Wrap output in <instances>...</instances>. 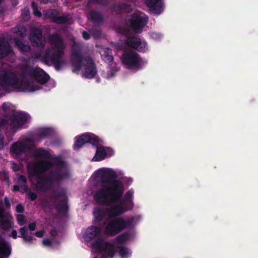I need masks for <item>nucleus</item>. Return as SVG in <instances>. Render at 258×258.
I'll use <instances>...</instances> for the list:
<instances>
[{
  "label": "nucleus",
  "mask_w": 258,
  "mask_h": 258,
  "mask_svg": "<svg viewBox=\"0 0 258 258\" xmlns=\"http://www.w3.org/2000/svg\"><path fill=\"white\" fill-rule=\"evenodd\" d=\"M100 176L101 188L95 194L94 199L100 205H108L121 198L124 190L122 181L117 179V175L111 169H101L97 171Z\"/></svg>",
  "instance_id": "obj_1"
},
{
  "label": "nucleus",
  "mask_w": 258,
  "mask_h": 258,
  "mask_svg": "<svg viewBox=\"0 0 258 258\" xmlns=\"http://www.w3.org/2000/svg\"><path fill=\"white\" fill-rule=\"evenodd\" d=\"M90 143L96 147L95 155L93 158L94 161H100L105 159L106 157H111L113 154V151L110 148L102 146L103 142L97 136L92 133H85L76 137V142L74 145L75 150H79L86 143Z\"/></svg>",
  "instance_id": "obj_2"
},
{
  "label": "nucleus",
  "mask_w": 258,
  "mask_h": 258,
  "mask_svg": "<svg viewBox=\"0 0 258 258\" xmlns=\"http://www.w3.org/2000/svg\"><path fill=\"white\" fill-rule=\"evenodd\" d=\"M49 40L54 47L46 49L43 57L44 61L47 65H53L56 71H60L62 65L65 63L63 58L64 49L63 40L55 33L49 36Z\"/></svg>",
  "instance_id": "obj_3"
},
{
  "label": "nucleus",
  "mask_w": 258,
  "mask_h": 258,
  "mask_svg": "<svg viewBox=\"0 0 258 258\" xmlns=\"http://www.w3.org/2000/svg\"><path fill=\"white\" fill-rule=\"evenodd\" d=\"M36 177L35 187L41 192L50 190L55 184H59L71 177V173L64 169H51L47 175H35Z\"/></svg>",
  "instance_id": "obj_4"
},
{
  "label": "nucleus",
  "mask_w": 258,
  "mask_h": 258,
  "mask_svg": "<svg viewBox=\"0 0 258 258\" xmlns=\"http://www.w3.org/2000/svg\"><path fill=\"white\" fill-rule=\"evenodd\" d=\"M0 86L5 90L8 87H12L23 92H33L40 89L38 85L28 80L19 79L14 72L9 71H5L0 74Z\"/></svg>",
  "instance_id": "obj_5"
},
{
  "label": "nucleus",
  "mask_w": 258,
  "mask_h": 258,
  "mask_svg": "<svg viewBox=\"0 0 258 258\" xmlns=\"http://www.w3.org/2000/svg\"><path fill=\"white\" fill-rule=\"evenodd\" d=\"M85 61L83 76L87 79L94 78L97 73L96 64L93 59L90 57L84 58L81 53L80 50L77 48L76 43L73 46L71 56V62L73 72H79L83 66V62Z\"/></svg>",
  "instance_id": "obj_6"
},
{
  "label": "nucleus",
  "mask_w": 258,
  "mask_h": 258,
  "mask_svg": "<svg viewBox=\"0 0 258 258\" xmlns=\"http://www.w3.org/2000/svg\"><path fill=\"white\" fill-rule=\"evenodd\" d=\"M29 118L28 114L24 112L13 113L10 116L9 119L0 120V149L4 147V136L2 131L7 135L11 132L15 133L18 128L25 124Z\"/></svg>",
  "instance_id": "obj_7"
},
{
  "label": "nucleus",
  "mask_w": 258,
  "mask_h": 258,
  "mask_svg": "<svg viewBox=\"0 0 258 258\" xmlns=\"http://www.w3.org/2000/svg\"><path fill=\"white\" fill-rule=\"evenodd\" d=\"M52 167H54L53 169H64L70 172L62 158L60 156H56L52 158L50 161H41L36 163L34 166V172L35 175H40L41 173L49 171Z\"/></svg>",
  "instance_id": "obj_8"
},
{
  "label": "nucleus",
  "mask_w": 258,
  "mask_h": 258,
  "mask_svg": "<svg viewBox=\"0 0 258 258\" xmlns=\"http://www.w3.org/2000/svg\"><path fill=\"white\" fill-rule=\"evenodd\" d=\"M122 62L127 68L138 71L142 69L146 63L137 52L130 50L122 55Z\"/></svg>",
  "instance_id": "obj_9"
},
{
  "label": "nucleus",
  "mask_w": 258,
  "mask_h": 258,
  "mask_svg": "<svg viewBox=\"0 0 258 258\" xmlns=\"http://www.w3.org/2000/svg\"><path fill=\"white\" fill-rule=\"evenodd\" d=\"M103 238L101 236L97 238L91 244L93 248L96 249L100 253L104 251L101 258L112 257L115 254V249L113 244L108 241L103 244Z\"/></svg>",
  "instance_id": "obj_10"
},
{
  "label": "nucleus",
  "mask_w": 258,
  "mask_h": 258,
  "mask_svg": "<svg viewBox=\"0 0 258 258\" xmlns=\"http://www.w3.org/2000/svg\"><path fill=\"white\" fill-rule=\"evenodd\" d=\"M105 224L104 233L109 236H115L125 229V223L123 218L111 219Z\"/></svg>",
  "instance_id": "obj_11"
},
{
  "label": "nucleus",
  "mask_w": 258,
  "mask_h": 258,
  "mask_svg": "<svg viewBox=\"0 0 258 258\" xmlns=\"http://www.w3.org/2000/svg\"><path fill=\"white\" fill-rule=\"evenodd\" d=\"M22 73L33 77L38 83L42 85L46 84L50 79L49 76L39 67L34 69L26 66L23 68Z\"/></svg>",
  "instance_id": "obj_12"
},
{
  "label": "nucleus",
  "mask_w": 258,
  "mask_h": 258,
  "mask_svg": "<svg viewBox=\"0 0 258 258\" xmlns=\"http://www.w3.org/2000/svg\"><path fill=\"white\" fill-rule=\"evenodd\" d=\"M148 21V17L144 13L135 12L132 14L129 22L132 29L135 32L143 29Z\"/></svg>",
  "instance_id": "obj_13"
},
{
  "label": "nucleus",
  "mask_w": 258,
  "mask_h": 258,
  "mask_svg": "<svg viewBox=\"0 0 258 258\" xmlns=\"http://www.w3.org/2000/svg\"><path fill=\"white\" fill-rule=\"evenodd\" d=\"M125 44L130 48L140 52H145L148 50L147 42L136 36H128Z\"/></svg>",
  "instance_id": "obj_14"
},
{
  "label": "nucleus",
  "mask_w": 258,
  "mask_h": 258,
  "mask_svg": "<svg viewBox=\"0 0 258 258\" xmlns=\"http://www.w3.org/2000/svg\"><path fill=\"white\" fill-rule=\"evenodd\" d=\"M30 40L34 47L43 48L45 45V40L43 38L41 29L34 28L31 30Z\"/></svg>",
  "instance_id": "obj_15"
},
{
  "label": "nucleus",
  "mask_w": 258,
  "mask_h": 258,
  "mask_svg": "<svg viewBox=\"0 0 258 258\" xmlns=\"http://www.w3.org/2000/svg\"><path fill=\"white\" fill-rule=\"evenodd\" d=\"M31 150L30 145L23 142L18 141L14 143L11 147V154L16 156L21 155L23 153L28 152Z\"/></svg>",
  "instance_id": "obj_16"
},
{
  "label": "nucleus",
  "mask_w": 258,
  "mask_h": 258,
  "mask_svg": "<svg viewBox=\"0 0 258 258\" xmlns=\"http://www.w3.org/2000/svg\"><path fill=\"white\" fill-rule=\"evenodd\" d=\"M108 212V217L109 218H118V216L123 214L127 210H128L121 203L118 204H114L110 207L106 208Z\"/></svg>",
  "instance_id": "obj_17"
},
{
  "label": "nucleus",
  "mask_w": 258,
  "mask_h": 258,
  "mask_svg": "<svg viewBox=\"0 0 258 258\" xmlns=\"http://www.w3.org/2000/svg\"><path fill=\"white\" fill-rule=\"evenodd\" d=\"M13 53L14 50L10 44L4 39H0V59Z\"/></svg>",
  "instance_id": "obj_18"
},
{
  "label": "nucleus",
  "mask_w": 258,
  "mask_h": 258,
  "mask_svg": "<svg viewBox=\"0 0 258 258\" xmlns=\"http://www.w3.org/2000/svg\"><path fill=\"white\" fill-rule=\"evenodd\" d=\"M145 3L155 14H160L163 11V4L162 0H145Z\"/></svg>",
  "instance_id": "obj_19"
},
{
  "label": "nucleus",
  "mask_w": 258,
  "mask_h": 258,
  "mask_svg": "<svg viewBox=\"0 0 258 258\" xmlns=\"http://www.w3.org/2000/svg\"><path fill=\"white\" fill-rule=\"evenodd\" d=\"M102 229L100 227L91 226L87 229L84 235V238L86 241H89L100 235Z\"/></svg>",
  "instance_id": "obj_20"
},
{
  "label": "nucleus",
  "mask_w": 258,
  "mask_h": 258,
  "mask_svg": "<svg viewBox=\"0 0 258 258\" xmlns=\"http://www.w3.org/2000/svg\"><path fill=\"white\" fill-rule=\"evenodd\" d=\"M133 191L128 190L125 193L123 199H122V196L120 200L113 202V203L117 202L121 203V204L126 207L128 210H131L134 207V203L133 202Z\"/></svg>",
  "instance_id": "obj_21"
},
{
  "label": "nucleus",
  "mask_w": 258,
  "mask_h": 258,
  "mask_svg": "<svg viewBox=\"0 0 258 258\" xmlns=\"http://www.w3.org/2000/svg\"><path fill=\"white\" fill-rule=\"evenodd\" d=\"M93 215L96 222H101L108 216V212L106 208L97 207L93 211Z\"/></svg>",
  "instance_id": "obj_22"
},
{
  "label": "nucleus",
  "mask_w": 258,
  "mask_h": 258,
  "mask_svg": "<svg viewBox=\"0 0 258 258\" xmlns=\"http://www.w3.org/2000/svg\"><path fill=\"white\" fill-rule=\"evenodd\" d=\"M89 17L90 21L94 24H101L103 23L104 18L102 14L96 11H91L89 14Z\"/></svg>",
  "instance_id": "obj_23"
},
{
  "label": "nucleus",
  "mask_w": 258,
  "mask_h": 258,
  "mask_svg": "<svg viewBox=\"0 0 258 258\" xmlns=\"http://www.w3.org/2000/svg\"><path fill=\"white\" fill-rule=\"evenodd\" d=\"M4 208L0 205V228L3 230H8L11 227V223L9 221L4 220L5 218Z\"/></svg>",
  "instance_id": "obj_24"
},
{
  "label": "nucleus",
  "mask_w": 258,
  "mask_h": 258,
  "mask_svg": "<svg viewBox=\"0 0 258 258\" xmlns=\"http://www.w3.org/2000/svg\"><path fill=\"white\" fill-rule=\"evenodd\" d=\"M101 55L103 60L107 63H110L113 60L112 50L108 47L104 48L101 50Z\"/></svg>",
  "instance_id": "obj_25"
},
{
  "label": "nucleus",
  "mask_w": 258,
  "mask_h": 258,
  "mask_svg": "<svg viewBox=\"0 0 258 258\" xmlns=\"http://www.w3.org/2000/svg\"><path fill=\"white\" fill-rule=\"evenodd\" d=\"M129 5L126 3H114L111 7V11L117 14H120L128 9Z\"/></svg>",
  "instance_id": "obj_26"
},
{
  "label": "nucleus",
  "mask_w": 258,
  "mask_h": 258,
  "mask_svg": "<svg viewBox=\"0 0 258 258\" xmlns=\"http://www.w3.org/2000/svg\"><path fill=\"white\" fill-rule=\"evenodd\" d=\"M34 156L37 158L49 159L51 158V154L49 151L43 148H38L34 152Z\"/></svg>",
  "instance_id": "obj_27"
},
{
  "label": "nucleus",
  "mask_w": 258,
  "mask_h": 258,
  "mask_svg": "<svg viewBox=\"0 0 258 258\" xmlns=\"http://www.w3.org/2000/svg\"><path fill=\"white\" fill-rule=\"evenodd\" d=\"M52 134V131L50 128L43 127L37 130L36 135L41 139H45L49 137Z\"/></svg>",
  "instance_id": "obj_28"
},
{
  "label": "nucleus",
  "mask_w": 258,
  "mask_h": 258,
  "mask_svg": "<svg viewBox=\"0 0 258 258\" xmlns=\"http://www.w3.org/2000/svg\"><path fill=\"white\" fill-rule=\"evenodd\" d=\"M131 235L128 232H124L118 235L115 239V242L117 244H123L130 239Z\"/></svg>",
  "instance_id": "obj_29"
},
{
  "label": "nucleus",
  "mask_w": 258,
  "mask_h": 258,
  "mask_svg": "<svg viewBox=\"0 0 258 258\" xmlns=\"http://www.w3.org/2000/svg\"><path fill=\"white\" fill-rule=\"evenodd\" d=\"M15 42L18 47L23 52H28L31 50V47L28 44H25L20 39H15Z\"/></svg>",
  "instance_id": "obj_30"
},
{
  "label": "nucleus",
  "mask_w": 258,
  "mask_h": 258,
  "mask_svg": "<svg viewBox=\"0 0 258 258\" xmlns=\"http://www.w3.org/2000/svg\"><path fill=\"white\" fill-rule=\"evenodd\" d=\"M68 200H61L60 202L56 205V209L60 213H67L69 210V206L67 204Z\"/></svg>",
  "instance_id": "obj_31"
},
{
  "label": "nucleus",
  "mask_w": 258,
  "mask_h": 258,
  "mask_svg": "<svg viewBox=\"0 0 258 258\" xmlns=\"http://www.w3.org/2000/svg\"><path fill=\"white\" fill-rule=\"evenodd\" d=\"M117 248L119 250V253L121 258H128L131 254L130 250L126 247L118 246Z\"/></svg>",
  "instance_id": "obj_32"
},
{
  "label": "nucleus",
  "mask_w": 258,
  "mask_h": 258,
  "mask_svg": "<svg viewBox=\"0 0 258 258\" xmlns=\"http://www.w3.org/2000/svg\"><path fill=\"white\" fill-rule=\"evenodd\" d=\"M18 182L21 187L23 188L24 191H27L28 190V187L26 185L27 179L25 176L20 175L18 178Z\"/></svg>",
  "instance_id": "obj_33"
},
{
  "label": "nucleus",
  "mask_w": 258,
  "mask_h": 258,
  "mask_svg": "<svg viewBox=\"0 0 258 258\" xmlns=\"http://www.w3.org/2000/svg\"><path fill=\"white\" fill-rule=\"evenodd\" d=\"M54 19L53 23H55L58 24H66L68 22L69 20L68 17L66 15H62L58 17L56 15Z\"/></svg>",
  "instance_id": "obj_34"
},
{
  "label": "nucleus",
  "mask_w": 258,
  "mask_h": 258,
  "mask_svg": "<svg viewBox=\"0 0 258 258\" xmlns=\"http://www.w3.org/2000/svg\"><path fill=\"white\" fill-rule=\"evenodd\" d=\"M65 195V191L63 189H60L54 190L52 197L54 199L57 200L59 198L62 197Z\"/></svg>",
  "instance_id": "obj_35"
},
{
  "label": "nucleus",
  "mask_w": 258,
  "mask_h": 258,
  "mask_svg": "<svg viewBox=\"0 0 258 258\" xmlns=\"http://www.w3.org/2000/svg\"><path fill=\"white\" fill-rule=\"evenodd\" d=\"M31 6L33 9V14L38 17H41L42 14L41 12L38 10L37 4L35 2H33L32 3Z\"/></svg>",
  "instance_id": "obj_36"
},
{
  "label": "nucleus",
  "mask_w": 258,
  "mask_h": 258,
  "mask_svg": "<svg viewBox=\"0 0 258 258\" xmlns=\"http://www.w3.org/2000/svg\"><path fill=\"white\" fill-rule=\"evenodd\" d=\"M135 219L133 217H131L126 219H124L125 223V229L130 228L133 226Z\"/></svg>",
  "instance_id": "obj_37"
},
{
  "label": "nucleus",
  "mask_w": 258,
  "mask_h": 258,
  "mask_svg": "<svg viewBox=\"0 0 258 258\" xmlns=\"http://www.w3.org/2000/svg\"><path fill=\"white\" fill-rule=\"evenodd\" d=\"M11 253V250H9L8 248L7 249H4V250H0V258H5L9 256Z\"/></svg>",
  "instance_id": "obj_38"
},
{
  "label": "nucleus",
  "mask_w": 258,
  "mask_h": 258,
  "mask_svg": "<svg viewBox=\"0 0 258 258\" xmlns=\"http://www.w3.org/2000/svg\"><path fill=\"white\" fill-rule=\"evenodd\" d=\"M56 15H57V14H55L52 10H51L50 11H48L46 13V16L51 19V21L53 22L54 18L56 17Z\"/></svg>",
  "instance_id": "obj_39"
},
{
  "label": "nucleus",
  "mask_w": 258,
  "mask_h": 258,
  "mask_svg": "<svg viewBox=\"0 0 258 258\" xmlns=\"http://www.w3.org/2000/svg\"><path fill=\"white\" fill-rule=\"evenodd\" d=\"M24 216L23 215H18L17 217V220L18 224L22 226L25 224Z\"/></svg>",
  "instance_id": "obj_40"
},
{
  "label": "nucleus",
  "mask_w": 258,
  "mask_h": 258,
  "mask_svg": "<svg viewBox=\"0 0 258 258\" xmlns=\"http://www.w3.org/2000/svg\"><path fill=\"white\" fill-rule=\"evenodd\" d=\"M28 196L29 198V199L31 201H34L35 200H36L37 198V195L34 192H32L31 191H29L28 194Z\"/></svg>",
  "instance_id": "obj_41"
},
{
  "label": "nucleus",
  "mask_w": 258,
  "mask_h": 258,
  "mask_svg": "<svg viewBox=\"0 0 258 258\" xmlns=\"http://www.w3.org/2000/svg\"><path fill=\"white\" fill-rule=\"evenodd\" d=\"M6 248L9 250H11L8 244L5 241H3L0 242V250L3 251L4 249H6Z\"/></svg>",
  "instance_id": "obj_42"
},
{
  "label": "nucleus",
  "mask_w": 258,
  "mask_h": 258,
  "mask_svg": "<svg viewBox=\"0 0 258 258\" xmlns=\"http://www.w3.org/2000/svg\"><path fill=\"white\" fill-rule=\"evenodd\" d=\"M91 34L95 38H99L101 35V32L99 29H95L92 31Z\"/></svg>",
  "instance_id": "obj_43"
},
{
  "label": "nucleus",
  "mask_w": 258,
  "mask_h": 258,
  "mask_svg": "<svg viewBox=\"0 0 258 258\" xmlns=\"http://www.w3.org/2000/svg\"><path fill=\"white\" fill-rule=\"evenodd\" d=\"M16 211L18 213H23L24 212V208L21 204H19L16 206Z\"/></svg>",
  "instance_id": "obj_44"
},
{
  "label": "nucleus",
  "mask_w": 258,
  "mask_h": 258,
  "mask_svg": "<svg viewBox=\"0 0 258 258\" xmlns=\"http://www.w3.org/2000/svg\"><path fill=\"white\" fill-rule=\"evenodd\" d=\"M97 4L101 5L103 6H107L109 4L108 0H94Z\"/></svg>",
  "instance_id": "obj_45"
},
{
  "label": "nucleus",
  "mask_w": 258,
  "mask_h": 258,
  "mask_svg": "<svg viewBox=\"0 0 258 258\" xmlns=\"http://www.w3.org/2000/svg\"><path fill=\"white\" fill-rule=\"evenodd\" d=\"M26 242L31 243L33 240V237L31 235H25L22 237Z\"/></svg>",
  "instance_id": "obj_46"
},
{
  "label": "nucleus",
  "mask_w": 258,
  "mask_h": 258,
  "mask_svg": "<svg viewBox=\"0 0 258 258\" xmlns=\"http://www.w3.org/2000/svg\"><path fill=\"white\" fill-rule=\"evenodd\" d=\"M27 228L26 227H21L20 229V232L21 233V236H19V237H23L24 236L26 235V233L27 232Z\"/></svg>",
  "instance_id": "obj_47"
},
{
  "label": "nucleus",
  "mask_w": 258,
  "mask_h": 258,
  "mask_svg": "<svg viewBox=\"0 0 258 258\" xmlns=\"http://www.w3.org/2000/svg\"><path fill=\"white\" fill-rule=\"evenodd\" d=\"M82 36L85 40H88L90 38V34L85 31L82 32Z\"/></svg>",
  "instance_id": "obj_48"
},
{
  "label": "nucleus",
  "mask_w": 258,
  "mask_h": 258,
  "mask_svg": "<svg viewBox=\"0 0 258 258\" xmlns=\"http://www.w3.org/2000/svg\"><path fill=\"white\" fill-rule=\"evenodd\" d=\"M44 233V231L43 230H39L38 231H37L35 233V235L38 237H42Z\"/></svg>",
  "instance_id": "obj_49"
},
{
  "label": "nucleus",
  "mask_w": 258,
  "mask_h": 258,
  "mask_svg": "<svg viewBox=\"0 0 258 258\" xmlns=\"http://www.w3.org/2000/svg\"><path fill=\"white\" fill-rule=\"evenodd\" d=\"M43 244L44 245L50 246L52 244V242L49 239H44L43 240Z\"/></svg>",
  "instance_id": "obj_50"
},
{
  "label": "nucleus",
  "mask_w": 258,
  "mask_h": 258,
  "mask_svg": "<svg viewBox=\"0 0 258 258\" xmlns=\"http://www.w3.org/2000/svg\"><path fill=\"white\" fill-rule=\"evenodd\" d=\"M36 226V223L32 222L29 225V229L30 231H33L35 229Z\"/></svg>",
  "instance_id": "obj_51"
},
{
  "label": "nucleus",
  "mask_w": 258,
  "mask_h": 258,
  "mask_svg": "<svg viewBox=\"0 0 258 258\" xmlns=\"http://www.w3.org/2000/svg\"><path fill=\"white\" fill-rule=\"evenodd\" d=\"M5 204L7 208H9L11 206V204L9 201V198L7 197H6L4 199Z\"/></svg>",
  "instance_id": "obj_52"
},
{
  "label": "nucleus",
  "mask_w": 258,
  "mask_h": 258,
  "mask_svg": "<svg viewBox=\"0 0 258 258\" xmlns=\"http://www.w3.org/2000/svg\"><path fill=\"white\" fill-rule=\"evenodd\" d=\"M9 107V104L8 103L4 102L3 104L2 108L4 110L6 111L8 109Z\"/></svg>",
  "instance_id": "obj_53"
},
{
  "label": "nucleus",
  "mask_w": 258,
  "mask_h": 258,
  "mask_svg": "<svg viewBox=\"0 0 258 258\" xmlns=\"http://www.w3.org/2000/svg\"><path fill=\"white\" fill-rule=\"evenodd\" d=\"M11 236L14 238V239H16L18 237L17 236V232L16 230H13L12 231V233H11Z\"/></svg>",
  "instance_id": "obj_54"
},
{
  "label": "nucleus",
  "mask_w": 258,
  "mask_h": 258,
  "mask_svg": "<svg viewBox=\"0 0 258 258\" xmlns=\"http://www.w3.org/2000/svg\"><path fill=\"white\" fill-rule=\"evenodd\" d=\"M39 1L41 4H45V5L48 4L49 3H52V0H39Z\"/></svg>",
  "instance_id": "obj_55"
},
{
  "label": "nucleus",
  "mask_w": 258,
  "mask_h": 258,
  "mask_svg": "<svg viewBox=\"0 0 258 258\" xmlns=\"http://www.w3.org/2000/svg\"><path fill=\"white\" fill-rule=\"evenodd\" d=\"M13 169L14 171H18L19 170V167L18 165V164L14 163L13 165Z\"/></svg>",
  "instance_id": "obj_56"
},
{
  "label": "nucleus",
  "mask_w": 258,
  "mask_h": 258,
  "mask_svg": "<svg viewBox=\"0 0 258 258\" xmlns=\"http://www.w3.org/2000/svg\"><path fill=\"white\" fill-rule=\"evenodd\" d=\"M20 190V186L18 185H15L13 186V191H17Z\"/></svg>",
  "instance_id": "obj_57"
},
{
  "label": "nucleus",
  "mask_w": 258,
  "mask_h": 258,
  "mask_svg": "<svg viewBox=\"0 0 258 258\" xmlns=\"http://www.w3.org/2000/svg\"><path fill=\"white\" fill-rule=\"evenodd\" d=\"M3 0H0V4L3 2Z\"/></svg>",
  "instance_id": "obj_58"
},
{
  "label": "nucleus",
  "mask_w": 258,
  "mask_h": 258,
  "mask_svg": "<svg viewBox=\"0 0 258 258\" xmlns=\"http://www.w3.org/2000/svg\"><path fill=\"white\" fill-rule=\"evenodd\" d=\"M51 234L52 235H54L53 234V231H52V232H51Z\"/></svg>",
  "instance_id": "obj_59"
}]
</instances>
